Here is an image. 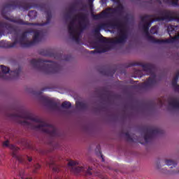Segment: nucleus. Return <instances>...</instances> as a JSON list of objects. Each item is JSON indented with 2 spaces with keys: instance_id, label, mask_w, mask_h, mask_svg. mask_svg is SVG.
I'll return each instance as SVG.
<instances>
[{
  "instance_id": "obj_1",
  "label": "nucleus",
  "mask_w": 179,
  "mask_h": 179,
  "mask_svg": "<svg viewBox=\"0 0 179 179\" xmlns=\"http://www.w3.org/2000/svg\"><path fill=\"white\" fill-rule=\"evenodd\" d=\"M18 122L24 127H28L31 129L43 131L47 134L52 135L55 132V128L53 126L48 125L44 122L40 121L38 117L31 113H24L17 117Z\"/></svg>"
},
{
  "instance_id": "obj_2",
  "label": "nucleus",
  "mask_w": 179,
  "mask_h": 179,
  "mask_svg": "<svg viewBox=\"0 0 179 179\" xmlns=\"http://www.w3.org/2000/svg\"><path fill=\"white\" fill-rule=\"evenodd\" d=\"M84 29H86V17L83 16H77L69 25V32L77 43L79 41L80 34Z\"/></svg>"
},
{
  "instance_id": "obj_3",
  "label": "nucleus",
  "mask_w": 179,
  "mask_h": 179,
  "mask_svg": "<svg viewBox=\"0 0 179 179\" xmlns=\"http://www.w3.org/2000/svg\"><path fill=\"white\" fill-rule=\"evenodd\" d=\"M114 29H117L118 36L108 39L104 38L105 43H110V44H122V43H125L127 40V29H125V27L117 24V26L114 27Z\"/></svg>"
},
{
  "instance_id": "obj_4",
  "label": "nucleus",
  "mask_w": 179,
  "mask_h": 179,
  "mask_svg": "<svg viewBox=\"0 0 179 179\" xmlns=\"http://www.w3.org/2000/svg\"><path fill=\"white\" fill-rule=\"evenodd\" d=\"M20 74V69L9 73V69L5 66H0V78L4 80H9L12 78H16Z\"/></svg>"
},
{
  "instance_id": "obj_5",
  "label": "nucleus",
  "mask_w": 179,
  "mask_h": 179,
  "mask_svg": "<svg viewBox=\"0 0 179 179\" xmlns=\"http://www.w3.org/2000/svg\"><path fill=\"white\" fill-rule=\"evenodd\" d=\"M178 27L176 26H173L171 25L169 27H168V33L170 36V37L171 38V39H166V41H164V43H173V41H176V40H177V38H179V34H178V36H172L171 34H177V29Z\"/></svg>"
},
{
  "instance_id": "obj_6",
  "label": "nucleus",
  "mask_w": 179,
  "mask_h": 179,
  "mask_svg": "<svg viewBox=\"0 0 179 179\" xmlns=\"http://www.w3.org/2000/svg\"><path fill=\"white\" fill-rule=\"evenodd\" d=\"M141 23L143 24V31L145 33V34H148L149 27H150L152 24V17L149 15H145L141 17Z\"/></svg>"
},
{
  "instance_id": "obj_7",
  "label": "nucleus",
  "mask_w": 179,
  "mask_h": 179,
  "mask_svg": "<svg viewBox=\"0 0 179 179\" xmlns=\"http://www.w3.org/2000/svg\"><path fill=\"white\" fill-rule=\"evenodd\" d=\"M79 162L78 161H73V160H70L68 163L69 167L71 168V170L73 173H80V171H83V167L82 166H78Z\"/></svg>"
},
{
  "instance_id": "obj_8",
  "label": "nucleus",
  "mask_w": 179,
  "mask_h": 179,
  "mask_svg": "<svg viewBox=\"0 0 179 179\" xmlns=\"http://www.w3.org/2000/svg\"><path fill=\"white\" fill-rule=\"evenodd\" d=\"M108 15V10H103L101 14L94 15V19H101V17H107Z\"/></svg>"
},
{
  "instance_id": "obj_9",
  "label": "nucleus",
  "mask_w": 179,
  "mask_h": 179,
  "mask_svg": "<svg viewBox=\"0 0 179 179\" xmlns=\"http://www.w3.org/2000/svg\"><path fill=\"white\" fill-rule=\"evenodd\" d=\"M41 41V32L40 31H37L34 34V43H38V41Z\"/></svg>"
},
{
  "instance_id": "obj_10",
  "label": "nucleus",
  "mask_w": 179,
  "mask_h": 179,
  "mask_svg": "<svg viewBox=\"0 0 179 179\" xmlns=\"http://www.w3.org/2000/svg\"><path fill=\"white\" fill-rule=\"evenodd\" d=\"M48 166L50 169H52L53 171L58 172L59 171V168L58 166L54 164V161H50V163L48 164Z\"/></svg>"
},
{
  "instance_id": "obj_11",
  "label": "nucleus",
  "mask_w": 179,
  "mask_h": 179,
  "mask_svg": "<svg viewBox=\"0 0 179 179\" xmlns=\"http://www.w3.org/2000/svg\"><path fill=\"white\" fill-rule=\"evenodd\" d=\"M71 102L69 101H64L62 104V108H71Z\"/></svg>"
},
{
  "instance_id": "obj_12",
  "label": "nucleus",
  "mask_w": 179,
  "mask_h": 179,
  "mask_svg": "<svg viewBox=\"0 0 179 179\" xmlns=\"http://www.w3.org/2000/svg\"><path fill=\"white\" fill-rule=\"evenodd\" d=\"M166 166H173V167H175L177 163H176V162H174L173 160L168 159L166 161Z\"/></svg>"
},
{
  "instance_id": "obj_13",
  "label": "nucleus",
  "mask_w": 179,
  "mask_h": 179,
  "mask_svg": "<svg viewBox=\"0 0 179 179\" xmlns=\"http://www.w3.org/2000/svg\"><path fill=\"white\" fill-rule=\"evenodd\" d=\"M164 2L169 3L172 5H177L178 0H164Z\"/></svg>"
},
{
  "instance_id": "obj_14",
  "label": "nucleus",
  "mask_w": 179,
  "mask_h": 179,
  "mask_svg": "<svg viewBox=\"0 0 179 179\" xmlns=\"http://www.w3.org/2000/svg\"><path fill=\"white\" fill-rule=\"evenodd\" d=\"M171 106H173V107H178L179 103L178 101L176 99H173L172 102L170 103Z\"/></svg>"
},
{
  "instance_id": "obj_15",
  "label": "nucleus",
  "mask_w": 179,
  "mask_h": 179,
  "mask_svg": "<svg viewBox=\"0 0 179 179\" xmlns=\"http://www.w3.org/2000/svg\"><path fill=\"white\" fill-rule=\"evenodd\" d=\"M151 34H156L157 33V27H152L150 29Z\"/></svg>"
},
{
  "instance_id": "obj_16",
  "label": "nucleus",
  "mask_w": 179,
  "mask_h": 179,
  "mask_svg": "<svg viewBox=\"0 0 179 179\" xmlns=\"http://www.w3.org/2000/svg\"><path fill=\"white\" fill-rule=\"evenodd\" d=\"M10 149H12V150H19V148L15 147L13 145H9Z\"/></svg>"
},
{
  "instance_id": "obj_17",
  "label": "nucleus",
  "mask_w": 179,
  "mask_h": 179,
  "mask_svg": "<svg viewBox=\"0 0 179 179\" xmlns=\"http://www.w3.org/2000/svg\"><path fill=\"white\" fill-rule=\"evenodd\" d=\"M178 79V76H176L174 78V79H173V82H172L173 86H176V83Z\"/></svg>"
},
{
  "instance_id": "obj_18",
  "label": "nucleus",
  "mask_w": 179,
  "mask_h": 179,
  "mask_svg": "<svg viewBox=\"0 0 179 179\" xmlns=\"http://www.w3.org/2000/svg\"><path fill=\"white\" fill-rule=\"evenodd\" d=\"M3 146L4 148H8V146H9V141H6L3 143Z\"/></svg>"
},
{
  "instance_id": "obj_19",
  "label": "nucleus",
  "mask_w": 179,
  "mask_h": 179,
  "mask_svg": "<svg viewBox=\"0 0 179 179\" xmlns=\"http://www.w3.org/2000/svg\"><path fill=\"white\" fill-rule=\"evenodd\" d=\"M144 139H145V142H149V139H150V136L146 135Z\"/></svg>"
},
{
  "instance_id": "obj_20",
  "label": "nucleus",
  "mask_w": 179,
  "mask_h": 179,
  "mask_svg": "<svg viewBox=\"0 0 179 179\" xmlns=\"http://www.w3.org/2000/svg\"><path fill=\"white\" fill-rule=\"evenodd\" d=\"M87 176H92V169L90 168L87 170Z\"/></svg>"
},
{
  "instance_id": "obj_21",
  "label": "nucleus",
  "mask_w": 179,
  "mask_h": 179,
  "mask_svg": "<svg viewBox=\"0 0 179 179\" xmlns=\"http://www.w3.org/2000/svg\"><path fill=\"white\" fill-rule=\"evenodd\" d=\"M31 64H33L34 65H37L38 64V61H37L36 59H33L31 61Z\"/></svg>"
},
{
  "instance_id": "obj_22",
  "label": "nucleus",
  "mask_w": 179,
  "mask_h": 179,
  "mask_svg": "<svg viewBox=\"0 0 179 179\" xmlns=\"http://www.w3.org/2000/svg\"><path fill=\"white\" fill-rule=\"evenodd\" d=\"M41 166L40 164H37L36 165H35V169L36 170H38V169H40Z\"/></svg>"
},
{
  "instance_id": "obj_23",
  "label": "nucleus",
  "mask_w": 179,
  "mask_h": 179,
  "mask_svg": "<svg viewBox=\"0 0 179 179\" xmlns=\"http://www.w3.org/2000/svg\"><path fill=\"white\" fill-rule=\"evenodd\" d=\"M117 9H122V4L119 3V6H118Z\"/></svg>"
},
{
  "instance_id": "obj_24",
  "label": "nucleus",
  "mask_w": 179,
  "mask_h": 179,
  "mask_svg": "<svg viewBox=\"0 0 179 179\" xmlns=\"http://www.w3.org/2000/svg\"><path fill=\"white\" fill-rule=\"evenodd\" d=\"M27 160L29 162H31V160H33V159L30 157H27Z\"/></svg>"
},
{
  "instance_id": "obj_25",
  "label": "nucleus",
  "mask_w": 179,
  "mask_h": 179,
  "mask_svg": "<svg viewBox=\"0 0 179 179\" xmlns=\"http://www.w3.org/2000/svg\"><path fill=\"white\" fill-rule=\"evenodd\" d=\"M164 19H166V17H162L160 18V20H164Z\"/></svg>"
},
{
  "instance_id": "obj_26",
  "label": "nucleus",
  "mask_w": 179,
  "mask_h": 179,
  "mask_svg": "<svg viewBox=\"0 0 179 179\" xmlns=\"http://www.w3.org/2000/svg\"><path fill=\"white\" fill-rule=\"evenodd\" d=\"M2 36V31H0V37Z\"/></svg>"
},
{
  "instance_id": "obj_27",
  "label": "nucleus",
  "mask_w": 179,
  "mask_h": 179,
  "mask_svg": "<svg viewBox=\"0 0 179 179\" xmlns=\"http://www.w3.org/2000/svg\"><path fill=\"white\" fill-rule=\"evenodd\" d=\"M106 51H107V50H103L101 51V52H106Z\"/></svg>"
},
{
  "instance_id": "obj_28",
  "label": "nucleus",
  "mask_w": 179,
  "mask_h": 179,
  "mask_svg": "<svg viewBox=\"0 0 179 179\" xmlns=\"http://www.w3.org/2000/svg\"><path fill=\"white\" fill-rule=\"evenodd\" d=\"M10 47H15V43L11 45Z\"/></svg>"
},
{
  "instance_id": "obj_29",
  "label": "nucleus",
  "mask_w": 179,
  "mask_h": 179,
  "mask_svg": "<svg viewBox=\"0 0 179 179\" xmlns=\"http://www.w3.org/2000/svg\"><path fill=\"white\" fill-rule=\"evenodd\" d=\"M156 43H160V41H159V40H157V41H156Z\"/></svg>"
},
{
  "instance_id": "obj_30",
  "label": "nucleus",
  "mask_w": 179,
  "mask_h": 179,
  "mask_svg": "<svg viewBox=\"0 0 179 179\" xmlns=\"http://www.w3.org/2000/svg\"><path fill=\"white\" fill-rule=\"evenodd\" d=\"M0 47H3V45H2L1 43H0Z\"/></svg>"
},
{
  "instance_id": "obj_31",
  "label": "nucleus",
  "mask_w": 179,
  "mask_h": 179,
  "mask_svg": "<svg viewBox=\"0 0 179 179\" xmlns=\"http://www.w3.org/2000/svg\"><path fill=\"white\" fill-rule=\"evenodd\" d=\"M151 80H150V78H149V81L148 83H150Z\"/></svg>"
},
{
  "instance_id": "obj_32",
  "label": "nucleus",
  "mask_w": 179,
  "mask_h": 179,
  "mask_svg": "<svg viewBox=\"0 0 179 179\" xmlns=\"http://www.w3.org/2000/svg\"><path fill=\"white\" fill-rule=\"evenodd\" d=\"M55 107H57V105H55Z\"/></svg>"
},
{
  "instance_id": "obj_33",
  "label": "nucleus",
  "mask_w": 179,
  "mask_h": 179,
  "mask_svg": "<svg viewBox=\"0 0 179 179\" xmlns=\"http://www.w3.org/2000/svg\"><path fill=\"white\" fill-rule=\"evenodd\" d=\"M113 1H115V0H113Z\"/></svg>"
}]
</instances>
